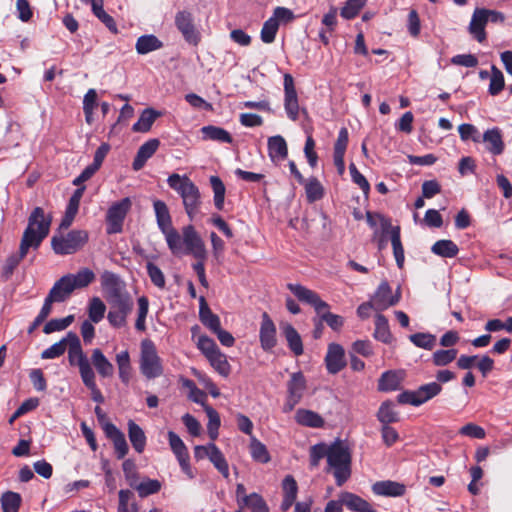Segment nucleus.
<instances>
[{
	"label": "nucleus",
	"mask_w": 512,
	"mask_h": 512,
	"mask_svg": "<svg viewBox=\"0 0 512 512\" xmlns=\"http://www.w3.org/2000/svg\"><path fill=\"white\" fill-rule=\"evenodd\" d=\"M160 141L156 138L150 139L142 144L133 160L132 167L135 171L142 169L146 161L151 158L159 148Z\"/></svg>",
	"instance_id": "412c9836"
},
{
	"label": "nucleus",
	"mask_w": 512,
	"mask_h": 512,
	"mask_svg": "<svg viewBox=\"0 0 512 512\" xmlns=\"http://www.w3.org/2000/svg\"><path fill=\"white\" fill-rule=\"evenodd\" d=\"M207 359L219 374L223 376H227L229 374L230 365L226 359V356L221 353V351H218L213 355H209Z\"/></svg>",
	"instance_id": "0e129e2a"
},
{
	"label": "nucleus",
	"mask_w": 512,
	"mask_h": 512,
	"mask_svg": "<svg viewBox=\"0 0 512 512\" xmlns=\"http://www.w3.org/2000/svg\"><path fill=\"white\" fill-rule=\"evenodd\" d=\"M325 365L328 373L337 374L346 366L345 351L340 344L331 343L325 356Z\"/></svg>",
	"instance_id": "dca6fc26"
},
{
	"label": "nucleus",
	"mask_w": 512,
	"mask_h": 512,
	"mask_svg": "<svg viewBox=\"0 0 512 512\" xmlns=\"http://www.w3.org/2000/svg\"><path fill=\"white\" fill-rule=\"evenodd\" d=\"M205 412L209 419L208 424H207L208 435H209L210 439L212 441H214L218 437V429L220 427V416H219L218 412L211 406H206Z\"/></svg>",
	"instance_id": "4d7b16f0"
},
{
	"label": "nucleus",
	"mask_w": 512,
	"mask_h": 512,
	"mask_svg": "<svg viewBox=\"0 0 512 512\" xmlns=\"http://www.w3.org/2000/svg\"><path fill=\"white\" fill-rule=\"evenodd\" d=\"M278 30L279 24L270 17L268 20L264 22L263 27L261 29V40L266 44L274 42Z\"/></svg>",
	"instance_id": "052dcab7"
},
{
	"label": "nucleus",
	"mask_w": 512,
	"mask_h": 512,
	"mask_svg": "<svg viewBox=\"0 0 512 512\" xmlns=\"http://www.w3.org/2000/svg\"><path fill=\"white\" fill-rule=\"evenodd\" d=\"M103 430L107 438L112 440L117 458H124L129 450L124 433L113 423H104Z\"/></svg>",
	"instance_id": "f3484780"
},
{
	"label": "nucleus",
	"mask_w": 512,
	"mask_h": 512,
	"mask_svg": "<svg viewBox=\"0 0 512 512\" xmlns=\"http://www.w3.org/2000/svg\"><path fill=\"white\" fill-rule=\"evenodd\" d=\"M390 233V240L393 248V254L396 260V264L399 269H402L404 266L405 261V255H404V248L401 242V234H400V227L394 226L389 231Z\"/></svg>",
	"instance_id": "f704fd0d"
},
{
	"label": "nucleus",
	"mask_w": 512,
	"mask_h": 512,
	"mask_svg": "<svg viewBox=\"0 0 512 512\" xmlns=\"http://www.w3.org/2000/svg\"><path fill=\"white\" fill-rule=\"evenodd\" d=\"M100 279L104 297L109 305L107 320L112 327L122 328L126 326L127 317L133 310V298L125 282L117 274L104 271Z\"/></svg>",
	"instance_id": "f03ea898"
},
{
	"label": "nucleus",
	"mask_w": 512,
	"mask_h": 512,
	"mask_svg": "<svg viewBox=\"0 0 512 512\" xmlns=\"http://www.w3.org/2000/svg\"><path fill=\"white\" fill-rule=\"evenodd\" d=\"M68 359L71 365H77L79 368L80 376L90 373L93 371L88 358L84 354L82 347L68 350Z\"/></svg>",
	"instance_id": "c9c22d12"
},
{
	"label": "nucleus",
	"mask_w": 512,
	"mask_h": 512,
	"mask_svg": "<svg viewBox=\"0 0 512 512\" xmlns=\"http://www.w3.org/2000/svg\"><path fill=\"white\" fill-rule=\"evenodd\" d=\"M74 321V315H68L61 319H51L48 321L44 328L43 332L45 334H51L56 331H62L70 326Z\"/></svg>",
	"instance_id": "680f3d73"
},
{
	"label": "nucleus",
	"mask_w": 512,
	"mask_h": 512,
	"mask_svg": "<svg viewBox=\"0 0 512 512\" xmlns=\"http://www.w3.org/2000/svg\"><path fill=\"white\" fill-rule=\"evenodd\" d=\"M116 362L119 369V378L125 384L130 380L131 364L128 351H122L116 355Z\"/></svg>",
	"instance_id": "8fccbe9b"
},
{
	"label": "nucleus",
	"mask_w": 512,
	"mask_h": 512,
	"mask_svg": "<svg viewBox=\"0 0 512 512\" xmlns=\"http://www.w3.org/2000/svg\"><path fill=\"white\" fill-rule=\"evenodd\" d=\"M183 234V254L192 255L195 259H206L207 250L204 241L195 230L193 225H187L182 228Z\"/></svg>",
	"instance_id": "f8f14e48"
},
{
	"label": "nucleus",
	"mask_w": 512,
	"mask_h": 512,
	"mask_svg": "<svg viewBox=\"0 0 512 512\" xmlns=\"http://www.w3.org/2000/svg\"><path fill=\"white\" fill-rule=\"evenodd\" d=\"M294 419L297 424L309 428H322L325 425V420L319 413L305 408H299Z\"/></svg>",
	"instance_id": "b1692460"
},
{
	"label": "nucleus",
	"mask_w": 512,
	"mask_h": 512,
	"mask_svg": "<svg viewBox=\"0 0 512 512\" xmlns=\"http://www.w3.org/2000/svg\"><path fill=\"white\" fill-rule=\"evenodd\" d=\"M81 379L84 385L91 391L92 400L97 403H103L104 397L96 385L94 371H91L90 373L81 376Z\"/></svg>",
	"instance_id": "e2e57ef3"
},
{
	"label": "nucleus",
	"mask_w": 512,
	"mask_h": 512,
	"mask_svg": "<svg viewBox=\"0 0 512 512\" xmlns=\"http://www.w3.org/2000/svg\"><path fill=\"white\" fill-rule=\"evenodd\" d=\"M280 330L285 338L288 348L295 356H300L304 352L303 342L298 331L290 323H281Z\"/></svg>",
	"instance_id": "aec40b11"
},
{
	"label": "nucleus",
	"mask_w": 512,
	"mask_h": 512,
	"mask_svg": "<svg viewBox=\"0 0 512 512\" xmlns=\"http://www.w3.org/2000/svg\"><path fill=\"white\" fill-rule=\"evenodd\" d=\"M487 13L485 8L475 9L468 28L469 33L480 43L484 42L487 37L485 32L488 23Z\"/></svg>",
	"instance_id": "a211bd4d"
},
{
	"label": "nucleus",
	"mask_w": 512,
	"mask_h": 512,
	"mask_svg": "<svg viewBox=\"0 0 512 512\" xmlns=\"http://www.w3.org/2000/svg\"><path fill=\"white\" fill-rule=\"evenodd\" d=\"M201 133H202L204 140H212V141H217V142H221V143H231L232 142V137H231L230 133L228 131H226L225 129L218 127V126H213V125L204 126L201 128Z\"/></svg>",
	"instance_id": "58836bf2"
},
{
	"label": "nucleus",
	"mask_w": 512,
	"mask_h": 512,
	"mask_svg": "<svg viewBox=\"0 0 512 512\" xmlns=\"http://www.w3.org/2000/svg\"><path fill=\"white\" fill-rule=\"evenodd\" d=\"M80 206V201L70 197L65 214L61 220L60 228L68 229L73 223Z\"/></svg>",
	"instance_id": "bf43d9fd"
},
{
	"label": "nucleus",
	"mask_w": 512,
	"mask_h": 512,
	"mask_svg": "<svg viewBox=\"0 0 512 512\" xmlns=\"http://www.w3.org/2000/svg\"><path fill=\"white\" fill-rule=\"evenodd\" d=\"M147 274L151 282L158 288H165V276L162 270L152 262L146 264Z\"/></svg>",
	"instance_id": "338daca9"
},
{
	"label": "nucleus",
	"mask_w": 512,
	"mask_h": 512,
	"mask_svg": "<svg viewBox=\"0 0 512 512\" xmlns=\"http://www.w3.org/2000/svg\"><path fill=\"white\" fill-rule=\"evenodd\" d=\"M481 139L486 144L487 150L493 155L503 153L505 145L501 130L498 127L486 130Z\"/></svg>",
	"instance_id": "393cba45"
},
{
	"label": "nucleus",
	"mask_w": 512,
	"mask_h": 512,
	"mask_svg": "<svg viewBox=\"0 0 512 512\" xmlns=\"http://www.w3.org/2000/svg\"><path fill=\"white\" fill-rule=\"evenodd\" d=\"M329 447L325 444L320 443L313 445L310 449V465L311 467H317L322 458L328 459Z\"/></svg>",
	"instance_id": "774afa93"
},
{
	"label": "nucleus",
	"mask_w": 512,
	"mask_h": 512,
	"mask_svg": "<svg viewBox=\"0 0 512 512\" xmlns=\"http://www.w3.org/2000/svg\"><path fill=\"white\" fill-rule=\"evenodd\" d=\"M210 461L213 463L215 468L223 475V477L228 478L229 477V467L228 463L223 455V453L220 451V449L214 444L210 443Z\"/></svg>",
	"instance_id": "a18cd8bd"
},
{
	"label": "nucleus",
	"mask_w": 512,
	"mask_h": 512,
	"mask_svg": "<svg viewBox=\"0 0 512 512\" xmlns=\"http://www.w3.org/2000/svg\"><path fill=\"white\" fill-rule=\"evenodd\" d=\"M160 112L152 109L146 108L140 114V117L136 123L133 124L132 130L134 132L146 133L148 132L155 120L160 116Z\"/></svg>",
	"instance_id": "473e14b6"
},
{
	"label": "nucleus",
	"mask_w": 512,
	"mask_h": 512,
	"mask_svg": "<svg viewBox=\"0 0 512 512\" xmlns=\"http://www.w3.org/2000/svg\"><path fill=\"white\" fill-rule=\"evenodd\" d=\"M505 86L504 75L495 65L491 66V77L488 92L492 96L498 95Z\"/></svg>",
	"instance_id": "5fc2aeb1"
},
{
	"label": "nucleus",
	"mask_w": 512,
	"mask_h": 512,
	"mask_svg": "<svg viewBox=\"0 0 512 512\" xmlns=\"http://www.w3.org/2000/svg\"><path fill=\"white\" fill-rule=\"evenodd\" d=\"M306 198L309 203L320 200L324 196V188L321 182L316 177H310L308 180L305 179Z\"/></svg>",
	"instance_id": "37998d69"
},
{
	"label": "nucleus",
	"mask_w": 512,
	"mask_h": 512,
	"mask_svg": "<svg viewBox=\"0 0 512 512\" xmlns=\"http://www.w3.org/2000/svg\"><path fill=\"white\" fill-rule=\"evenodd\" d=\"M0 502L3 512H19L22 498L17 492L6 491L1 495Z\"/></svg>",
	"instance_id": "c03bdc74"
},
{
	"label": "nucleus",
	"mask_w": 512,
	"mask_h": 512,
	"mask_svg": "<svg viewBox=\"0 0 512 512\" xmlns=\"http://www.w3.org/2000/svg\"><path fill=\"white\" fill-rule=\"evenodd\" d=\"M122 469L124 472L125 479L129 486L131 488L136 486L139 480V474L137 472L135 462L132 459H126L122 464Z\"/></svg>",
	"instance_id": "69168bd1"
},
{
	"label": "nucleus",
	"mask_w": 512,
	"mask_h": 512,
	"mask_svg": "<svg viewBox=\"0 0 512 512\" xmlns=\"http://www.w3.org/2000/svg\"><path fill=\"white\" fill-rule=\"evenodd\" d=\"M307 390V380L303 372L297 371L290 374L286 382V398L282 406L284 413H290L298 405Z\"/></svg>",
	"instance_id": "6e6552de"
},
{
	"label": "nucleus",
	"mask_w": 512,
	"mask_h": 512,
	"mask_svg": "<svg viewBox=\"0 0 512 512\" xmlns=\"http://www.w3.org/2000/svg\"><path fill=\"white\" fill-rule=\"evenodd\" d=\"M128 436L135 451L142 453L146 446V436L143 429L133 420L128 422Z\"/></svg>",
	"instance_id": "2f4dec72"
},
{
	"label": "nucleus",
	"mask_w": 512,
	"mask_h": 512,
	"mask_svg": "<svg viewBox=\"0 0 512 512\" xmlns=\"http://www.w3.org/2000/svg\"><path fill=\"white\" fill-rule=\"evenodd\" d=\"M373 335L375 339L385 344H389L392 341L393 337L390 332L388 319L382 314H377L375 317V331Z\"/></svg>",
	"instance_id": "a19ab883"
},
{
	"label": "nucleus",
	"mask_w": 512,
	"mask_h": 512,
	"mask_svg": "<svg viewBox=\"0 0 512 512\" xmlns=\"http://www.w3.org/2000/svg\"><path fill=\"white\" fill-rule=\"evenodd\" d=\"M372 491L374 494L380 496L400 497L405 494L406 487L404 484L399 482L384 480L374 483L372 486Z\"/></svg>",
	"instance_id": "4be33fe9"
},
{
	"label": "nucleus",
	"mask_w": 512,
	"mask_h": 512,
	"mask_svg": "<svg viewBox=\"0 0 512 512\" xmlns=\"http://www.w3.org/2000/svg\"><path fill=\"white\" fill-rule=\"evenodd\" d=\"M164 46L163 42L153 34H146L140 36L135 44V49L138 54L145 55L150 52L161 49Z\"/></svg>",
	"instance_id": "cd10ccee"
},
{
	"label": "nucleus",
	"mask_w": 512,
	"mask_h": 512,
	"mask_svg": "<svg viewBox=\"0 0 512 512\" xmlns=\"http://www.w3.org/2000/svg\"><path fill=\"white\" fill-rule=\"evenodd\" d=\"M153 207L159 229L165 230L172 226V219L166 203L162 200H155Z\"/></svg>",
	"instance_id": "ea45409f"
},
{
	"label": "nucleus",
	"mask_w": 512,
	"mask_h": 512,
	"mask_svg": "<svg viewBox=\"0 0 512 512\" xmlns=\"http://www.w3.org/2000/svg\"><path fill=\"white\" fill-rule=\"evenodd\" d=\"M409 340L418 348L432 350L436 346V336L418 332L409 336Z\"/></svg>",
	"instance_id": "864d4df0"
},
{
	"label": "nucleus",
	"mask_w": 512,
	"mask_h": 512,
	"mask_svg": "<svg viewBox=\"0 0 512 512\" xmlns=\"http://www.w3.org/2000/svg\"><path fill=\"white\" fill-rule=\"evenodd\" d=\"M131 206L132 202L130 198L125 197L109 207L106 214L107 234L111 235L122 232L125 217L131 209Z\"/></svg>",
	"instance_id": "9d476101"
},
{
	"label": "nucleus",
	"mask_w": 512,
	"mask_h": 512,
	"mask_svg": "<svg viewBox=\"0 0 512 512\" xmlns=\"http://www.w3.org/2000/svg\"><path fill=\"white\" fill-rule=\"evenodd\" d=\"M260 342L265 351L272 350L277 344L275 324L266 312L262 314Z\"/></svg>",
	"instance_id": "6ab92c4d"
},
{
	"label": "nucleus",
	"mask_w": 512,
	"mask_h": 512,
	"mask_svg": "<svg viewBox=\"0 0 512 512\" xmlns=\"http://www.w3.org/2000/svg\"><path fill=\"white\" fill-rule=\"evenodd\" d=\"M287 288L299 301L311 305L321 317V321H324L332 330L339 331L343 327L344 318L329 312L330 305L323 301L315 291L293 283H289Z\"/></svg>",
	"instance_id": "7ed1b4c3"
},
{
	"label": "nucleus",
	"mask_w": 512,
	"mask_h": 512,
	"mask_svg": "<svg viewBox=\"0 0 512 512\" xmlns=\"http://www.w3.org/2000/svg\"><path fill=\"white\" fill-rule=\"evenodd\" d=\"M210 184L214 193V205L218 210H222L226 192L225 185L218 176H211Z\"/></svg>",
	"instance_id": "603ef678"
},
{
	"label": "nucleus",
	"mask_w": 512,
	"mask_h": 512,
	"mask_svg": "<svg viewBox=\"0 0 512 512\" xmlns=\"http://www.w3.org/2000/svg\"><path fill=\"white\" fill-rule=\"evenodd\" d=\"M457 353L454 348L437 350L432 354V362L437 367L447 366L456 359Z\"/></svg>",
	"instance_id": "6e6d98bb"
},
{
	"label": "nucleus",
	"mask_w": 512,
	"mask_h": 512,
	"mask_svg": "<svg viewBox=\"0 0 512 512\" xmlns=\"http://www.w3.org/2000/svg\"><path fill=\"white\" fill-rule=\"evenodd\" d=\"M66 277L74 290L85 288L95 280V274L89 268H82L76 274H66Z\"/></svg>",
	"instance_id": "e433bc0d"
},
{
	"label": "nucleus",
	"mask_w": 512,
	"mask_h": 512,
	"mask_svg": "<svg viewBox=\"0 0 512 512\" xmlns=\"http://www.w3.org/2000/svg\"><path fill=\"white\" fill-rule=\"evenodd\" d=\"M341 501L344 506L353 512H378L371 504L352 492H341Z\"/></svg>",
	"instance_id": "5701e85b"
},
{
	"label": "nucleus",
	"mask_w": 512,
	"mask_h": 512,
	"mask_svg": "<svg viewBox=\"0 0 512 512\" xmlns=\"http://www.w3.org/2000/svg\"><path fill=\"white\" fill-rule=\"evenodd\" d=\"M442 391V386L438 382H430L419 386L416 390H406L397 395L399 404H409L415 407L421 406Z\"/></svg>",
	"instance_id": "1a4fd4ad"
},
{
	"label": "nucleus",
	"mask_w": 512,
	"mask_h": 512,
	"mask_svg": "<svg viewBox=\"0 0 512 512\" xmlns=\"http://www.w3.org/2000/svg\"><path fill=\"white\" fill-rule=\"evenodd\" d=\"M168 440L171 450L177 457L182 471L189 477L193 478L192 469L189 464V453L182 439L173 431L168 432Z\"/></svg>",
	"instance_id": "2eb2a0df"
},
{
	"label": "nucleus",
	"mask_w": 512,
	"mask_h": 512,
	"mask_svg": "<svg viewBox=\"0 0 512 512\" xmlns=\"http://www.w3.org/2000/svg\"><path fill=\"white\" fill-rule=\"evenodd\" d=\"M89 234L86 230H71L67 235H54L51 239L53 251L59 255L76 253L88 242Z\"/></svg>",
	"instance_id": "423d86ee"
},
{
	"label": "nucleus",
	"mask_w": 512,
	"mask_h": 512,
	"mask_svg": "<svg viewBox=\"0 0 512 512\" xmlns=\"http://www.w3.org/2000/svg\"><path fill=\"white\" fill-rule=\"evenodd\" d=\"M284 108L290 120L296 121L299 117L298 96L294 79L290 74L284 75Z\"/></svg>",
	"instance_id": "ddd939ff"
},
{
	"label": "nucleus",
	"mask_w": 512,
	"mask_h": 512,
	"mask_svg": "<svg viewBox=\"0 0 512 512\" xmlns=\"http://www.w3.org/2000/svg\"><path fill=\"white\" fill-rule=\"evenodd\" d=\"M400 385V379L396 372L394 371H386L384 372L378 380V390L389 392L395 391L398 389Z\"/></svg>",
	"instance_id": "de8ad7c7"
},
{
	"label": "nucleus",
	"mask_w": 512,
	"mask_h": 512,
	"mask_svg": "<svg viewBox=\"0 0 512 512\" xmlns=\"http://www.w3.org/2000/svg\"><path fill=\"white\" fill-rule=\"evenodd\" d=\"M352 457L349 448L336 441L329 446L327 463L333 470L336 485L341 487L351 476Z\"/></svg>",
	"instance_id": "39448f33"
},
{
	"label": "nucleus",
	"mask_w": 512,
	"mask_h": 512,
	"mask_svg": "<svg viewBox=\"0 0 512 512\" xmlns=\"http://www.w3.org/2000/svg\"><path fill=\"white\" fill-rule=\"evenodd\" d=\"M91 359L100 376L104 378L113 376L114 367L100 349L93 350Z\"/></svg>",
	"instance_id": "7c9ffc66"
},
{
	"label": "nucleus",
	"mask_w": 512,
	"mask_h": 512,
	"mask_svg": "<svg viewBox=\"0 0 512 512\" xmlns=\"http://www.w3.org/2000/svg\"><path fill=\"white\" fill-rule=\"evenodd\" d=\"M103 4L104 0H91L92 12L111 33L117 34V24L114 18L104 10Z\"/></svg>",
	"instance_id": "c756f323"
},
{
	"label": "nucleus",
	"mask_w": 512,
	"mask_h": 512,
	"mask_svg": "<svg viewBox=\"0 0 512 512\" xmlns=\"http://www.w3.org/2000/svg\"><path fill=\"white\" fill-rule=\"evenodd\" d=\"M175 26L182 34L184 40L190 45L197 46L201 40V34L194 23V17L187 10L178 11L175 15Z\"/></svg>",
	"instance_id": "9b49d317"
},
{
	"label": "nucleus",
	"mask_w": 512,
	"mask_h": 512,
	"mask_svg": "<svg viewBox=\"0 0 512 512\" xmlns=\"http://www.w3.org/2000/svg\"><path fill=\"white\" fill-rule=\"evenodd\" d=\"M106 305L99 297H92L88 304V317L93 323H99L105 315Z\"/></svg>",
	"instance_id": "49530a36"
},
{
	"label": "nucleus",
	"mask_w": 512,
	"mask_h": 512,
	"mask_svg": "<svg viewBox=\"0 0 512 512\" xmlns=\"http://www.w3.org/2000/svg\"><path fill=\"white\" fill-rule=\"evenodd\" d=\"M431 251L443 258H453L459 253V248L452 240L441 239L432 245Z\"/></svg>",
	"instance_id": "4c0bfd02"
},
{
	"label": "nucleus",
	"mask_w": 512,
	"mask_h": 512,
	"mask_svg": "<svg viewBox=\"0 0 512 512\" xmlns=\"http://www.w3.org/2000/svg\"><path fill=\"white\" fill-rule=\"evenodd\" d=\"M268 153L273 162L286 159L288 147L285 139L280 135L270 137L268 139Z\"/></svg>",
	"instance_id": "bb28decb"
},
{
	"label": "nucleus",
	"mask_w": 512,
	"mask_h": 512,
	"mask_svg": "<svg viewBox=\"0 0 512 512\" xmlns=\"http://www.w3.org/2000/svg\"><path fill=\"white\" fill-rule=\"evenodd\" d=\"M400 300V293L392 295V289L387 281H382L373 297L371 298L374 304L375 311H383L387 308L396 305Z\"/></svg>",
	"instance_id": "4468645a"
},
{
	"label": "nucleus",
	"mask_w": 512,
	"mask_h": 512,
	"mask_svg": "<svg viewBox=\"0 0 512 512\" xmlns=\"http://www.w3.org/2000/svg\"><path fill=\"white\" fill-rule=\"evenodd\" d=\"M376 417L382 425H390L399 421V413L393 409L391 401H384L380 405Z\"/></svg>",
	"instance_id": "79ce46f5"
},
{
	"label": "nucleus",
	"mask_w": 512,
	"mask_h": 512,
	"mask_svg": "<svg viewBox=\"0 0 512 512\" xmlns=\"http://www.w3.org/2000/svg\"><path fill=\"white\" fill-rule=\"evenodd\" d=\"M199 316L202 324L215 333L221 328L220 318L208 307L205 298H200Z\"/></svg>",
	"instance_id": "c85d7f7f"
},
{
	"label": "nucleus",
	"mask_w": 512,
	"mask_h": 512,
	"mask_svg": "<svg viewBox=\"0 0 512 512\" xmlns=\"http://www.w3.org/2000/svg\"><path fill=\"white\" fill-rule=\"evenodd\" d=\"M51 217H46L43 208L36 207L28 218V225L24 230L19 252L11 254L5 261L2 271V281H8L14 273L16 267L27 255L30 248L38 249L42 241L48 236L51 225Z\"/></svg>",
	"instance_id": "f257e3e1"
},
{
	"label": "nucleus",
	"mask_w": 512,
	"mask_h": 512,
	"mask_svg": "<svg viewBox=\"0 0 512 512\" xmlns=\"http://www.w3.org/2000/svg\"><path fill=\"white\" fill-rule=\"evenodd\" d=\"M366 0H347L340 10V15L346 20L354 19L364 7Z\"/></svg>",
	"instance_id": "13d9d810"
},
{
	"label": "nucleus",
	"mask_w": 512,
	"mask_h": 512,
	"mask_svg": "<svg viewBox=\"0 0 512 512\" xmlns=\"http://www.w3.org/2000/svg\"><path fill=\"white\" fill-rule=\"evenodd\" d=\"M137 319L135 322V329L139 332L146 330V317L149 311V300L146 296H141L137 299Z\"/></svg>",
	"instance_id": "09e8293b"
},
{
	"label": "nucleus",
	"mask_w": 512,
	"mask_h": 512,
	"mask_svg": "<svg viewBox=\"0 0 512 512\" xmlns=\"http://www.w3.org/2000/svg\"><path fill=\"white\" fill-rule=\"evenodd\" d=\"M167 183L171 189L180 195L185 212L189 219L193 221L200 214L202 204L199 188L187 175L181 176L177 173L171 174Z\"/></svg>",
	"instance_id": "20e7f679"
},
{
	"label": "nucleus",
	"mask_w": 512,
	"mask_h": 512,
	"mask_svg": "<svg viewBox=\"0 0 512 512\" xmlns=\"http://www.w3.org/2000/svg\"><path fill=\"white\" fill-rule=\"evenodd\" d=\"M161 482L157 479H145L133 487L141 498L156 494L161 490Z\"/></svg>",
	"instance_id": "3c124183"
},
{
	"label": "nucleus",
	"mask_w": 512,
	"mask_h": 512,
	"mask_svg": "<svg viewBox=\"0 0 512 512\" xmlns=\"http://www.w3.org/2000/svg\"><path fill=\"white\" fill-rule=\"evenodd\" d=\"M171 253L175 256L183 254V234L181 235L173 226L161 231Z\"/></svg>",
	"instance_id": "72a5a7b5"
},
{
	"label": "nucleus",
	"mask_w": 512,
	"mask_h": 512,
	"mask_svg": "<svg viewBox=\"0 0 512 512\" xmlns=\"http://www.w3.org/2000/svg\"><path fill=\"white\" fill-rule=\"evenodd\" d=\"M140 371L147 379H155L163 374L161 358L151 340L141 342Z\"/></svg>",
	"instance_id": "0eeeda50"
},
{
	"label": "nucleus",
	"mask_w": 512,
	"mask_h": 512,
	"mask_svg": "<svg viewBox=\"0 0 512 512\" xmlns=\"http://www.w3.org/2000/svg\"><path fill=\"white\" fill-rule=\"evenodd\" d=\"M73 292L74 289L70 284L69 278L64 275L54 283L48 294L57 303H62L65 302Z\"/></svg>",
	"instance_id": "a878e982"
}]
</instances>
